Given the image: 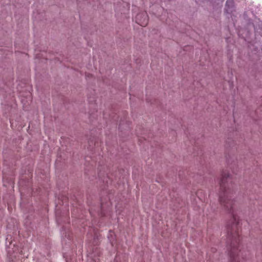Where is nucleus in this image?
I'll return each instance as SVG.
<instances>
[{"instance_id": "7ed1b4c3", "label": "nucleus", "mask_w": 262, "mask_h": 262, "mask_svg": "<svg viewBox=\"0 0 262 262\" xmlns=\"http://www.w3.org/2000/svg\"><path fill=\"white\" fill-rule=\"evenodd\" d=\"M234 9L233 0H227L226 3L225 11L227 13H231Z\"/></svg>"}, {"instance_id": "20e7f679", "label": "nucleus", "mask_w": 262, "mask_h": 262, "mask_svg": "<svg viewBox=\"0 0 262 262\" xmlns=\"http://www.w3.org/2000/svg\"><path fill=\"white\" fill-rule=\"evenodd\" d=\"M127 123L126 118H124L123 120H120V123H119V128H123V126L125 124Z\"/></svg>"}, {"instance_id": "f257e3e1", "label": "nucleus", "mask_w": 262, "mask_h": 262, "mask_svg": "<svg viewBox=\"0 0 262 262\" xmlns=\"http://www.w3.org/2000/svg\"><path fill=\"white\" fill-rule=\"evenodd\" d=\"M228 235L231 241L230 246V262H239L243 253L238 249L241 238L239 234L238 224L227 225Z\"/></svg>"}, {"instance_id": "f03ea898", "label": "nucleus", "mask_w": 262, "mask_h": 262, "mask_svg": "<svg viewBox=\"0 0 262 262\" xmlns=\"http://www.w3.org/2000/svg\"><path fill=\"white\" fill-rule=\"evenodd\" d=\"M148 20V16L145 12L139 13L135 17L136 22L142 27L147 25Z\"/></svg>"}]
</instances>
